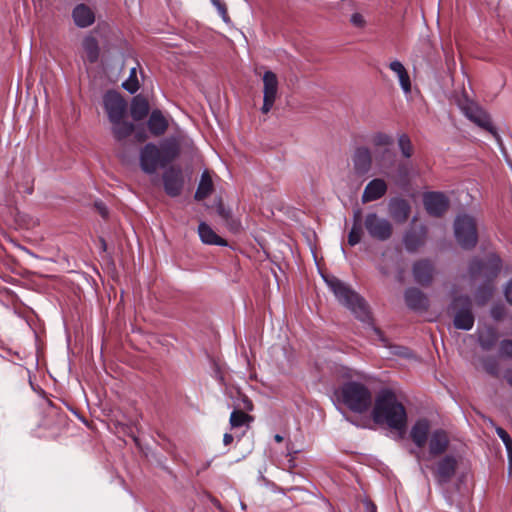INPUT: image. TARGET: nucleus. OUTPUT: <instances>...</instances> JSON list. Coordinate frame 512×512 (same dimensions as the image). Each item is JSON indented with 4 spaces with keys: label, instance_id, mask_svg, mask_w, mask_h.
I'll return each instance as SVG.
<instances>
[{
    "label": "nucleus",
    "instance_id": "nucleus-1",
    "mask_svg": "<svg viewBox=\"0 0 512 512\" xmlns=\"http://www.w3.org/2000/svg\"><path fill=\"white\" fill-rule=\"evenodd\" d=\"M364 230L370 238L385 242L393 235L392 223L378 215L376 212H368L363 218L361 210H355L353 213L352 227L348 234V244L355 246L361 242Z\"/></svg>",
    "mask_w": 512,
    "mask_h": 512
},
{
    "label": "nucleus",
    "instance_id": "nucleus-2",
    "mask_svg": "<svg viewBox=\"0 0 512 512\" xmlns=\"http://www.w3.org/2000/svg\"><path fill=\"white\" fill-rule=\"evenodd\" d=\"M376 423L386 424L391 429L403 431L407 423L405 407L389 389L380 391L372 411Z\"/></svg>",
    "mask_w": 512,
    "mask_h": 512
},
{
    "label": "nucleus",
    "instance_id": "nucleus-3",
    "mask_svg": "<svg viewBox=\"0 0 512 512\" xmlns=\"http://www.w3.org/2000/svg\"><path fill=\"white\" fill-rule=\"evenodd\" d=\"M502 268L500 257L494 253L488 254L485 259H473L469 265V275L473 280L483 279L485 284L476 292L479 305H484L492 296L491 282L498 276Z\"/></svg>",
    "mask_w": 512,
    "mask_h": 512
},
{
    "label": "nucleus",
    "instance_id": "nucleus-4",
    "mask_svg": "<svg viewBox=\"0 0 512 512\" xmlns=\"http://www.w3.org/2000/svg\"><path fill=\"white\" fill-rule=\"evenodd\" d=\"M324 280L339 303L350 310L356 318L361 321L369 319V310L365 300L348 284L335 276H325Z\"/></svg>",
    "mask_w": 512,
    "mask_h": 512
},
{
    "label": "nucleus",
    "instance_id": "nucleus-5",
    "mask_svg": "<svg viewBox=\"0 0 512 512\" xmlns=\"http://www.w3.org/2000/svg\"><path fill=\"white\" fill-rule=\"evenodd\" d=\"M337 400L354 413H364L372 405L370 389L361 382L347 381L335 392Z\"/></svg>",
    "mask_w": 512,
    "mask_h": 512
},
{
    "label": "nucleus",
    "instance_id": "nucleus-6",
    "mask_svg": "<svg viewBox=\"0 0 512 512\" xmlns=\"http://www.w3.org/2000/svg\"><path fill=\"white\" fill-rule=\"evenodd\" d=\"M454 235L462 248L475 247L478 241V232L474 217L466 213L457 215L454 221Z\"/></svg>",
    "mask_w": 512,
    "mask_h": 512
},
{
    "label": "nucleus",
    "instance_id": "nucleus-7",
    "mask_svg": "<svg viewBox=\"0 0 512 512\" xmlns=\"http://www.w3.org/2000/svg\"><path fill=\"white\" fill-rule=\"evenodd\" d=\"M472 303L468 296L455 297L449 306V312L454 315V326L457 329L470 330L474 325Z\"/></svg>",
    "mask_w": 512,
    "mask_h": 512
},
{
    "label": "nucleus",
    "instance_id": "nucleus-8",
    "mask_svg": "<svg viewBox=\"0 0 512 512\" xmlns=\"http://www.w3.org/2000/svg\"><path fill=\"white\" fill-rule=\"evenodd\" d=\"M103 105L110 122L126 117L127 102L119 93L108 91L103 97Z\"/></svg>",
    "mask_w": 512,
    "mask_h": 512
},
{
    "label": "nucleus",
    "instance_id": "nucleus-9",
    "mask_svg": "<svg viewBox=\"0 0 512 512\" xmlns=\"http://www.w3.org/2000/svg\"><path fill=\"white\" fill-rule=\"evenodd\" d=\"M139 160L141 169L147 174H153L159 166H165L160 149L153 143H148L141 149Z\"/></svg>",
    "mask_w": 512,
    "mask_h": 512
},
{
    "label": "nucleus",
    "instance_id": "nucleus-10",
    "mask_svg": "<svg viewBox=\"0 0 512 512\" xmlns=\"http://www.w3.org/2000/svg\"><path fill=\"white\" fill-rule=\"evenodd\" d=\"M263 80V105L262 112L267 114L273 107L277 95L279 82L277 75L272 71H266L262 77Z\"/></svg>",
    "mask_w": 512,
    "mask_h": 512
},
{
    "label": "nucleus",
    "instance_id": "nucleus-11",
    "mask_svg": "<svg viewBox=\"0 0 512 512\" xmlns=\"http://www.w3.org/2000/svg\"><path fill=\"white\" fill-rule=\"evenodd\" d=\"M458 461L453 455H445L438 460L433 468V474L439 484H446L454 477Z\"/></svg>",
    "mask_w": 512,
    "mask_h": 512
},
{
    "label": "nucleus",
    "instance_id": "nucleus-12",
    "mask_svg": "<svg viewBox=\"0 0 512 512\" xmlns=\"http://www.w3.org/2000/svg\"><path fill=\"white\" fill-rule=\"evenodd\" d=\"M164 190L170 197H177L181 194L184 185V178L180 168L171 166L162 175Z\"/></svg>",
    "mask_w": 512,
    "mask_h": 512
},
{
    "label": "nucleus",
    "instance_id": "nucleus-13",
    "mask_svg": "<svg viewBox=\"0 0 512 512\" xmlns=\"http://www.w3.org/2000/svg\"><path fill=\"white\" fill-rule=\"evenodd\" d=\"M423 203L426 211L435 217L442 216L449 207V200L441 192H429L423 197Z\"/></svg>",
    "mask_w": 512,
    "mask_h": 512
},
{
    "label": "nucleus",
    "instance_id": "nucleus-14",
    "mask_svg": "<svg viewBox=\"0 0 512 512\" xmlns=\"http://www.w3.org/2000/svg\"><path fill=\"white\" fill-rule=\"evenodd\" d=\"M353 169L359 176L366 175L372 167V155L367 147H358L353 156Z\"/></svg>",
    "mask_w": 512,
    "mask_h": 512
},
{
    "label": "nucleus",
    "instance_id": "nucleus-15",
    "mask_svg": "<svg viewBox=\"0 0 512 512\" xmlns=\"http://www.w3.org/2000/svg\"><path fill=\"white\" fill-rule=\"evenodd\" d=\"M388 211L391 218L396 223H405L411 212V206L407 200L402 198H392L388 203Z\"/></svg>",
    "mask_w": 512,
    "mask_h": 512
},
{
    "label": "nucleus",
    "instance_id": "nucleus-16",
    "mask_svg": "<svg viewBox=\"0 0 512 512\" xmlns=\"http://www.w3.org/2000/svg\"><path fill=\"white\" fill-rule=\"evenodd\" d=\"M388 186L381 178H375L368 182L361 196L362 203H369L382 198L387 192Z\"/></svg>",
    "mask_w": 512,
    "mask_h": 512
},
{
    "label": "nucleus",
    "instance_id": "nucleus-17",
    "mask_svg": "<svg viewBox=\"0 0 512 512\" xmlns=\"http://www.w3.org/2000/svg\"><path fill=\"white\" fill-rule=\"evenodd\" d=\"M449 443L450 440L446 431L443 429L434 430L429 439V454L433 457L443 454Z\"/></svg>",
    "mask_w": 512,
    "mask_h": 512
},
{
    "label": "nucleus",
    "instance_id": "nucleus-18",
    "mask_svg": "<svg viewBox=\"0 0 512 512\" xmlns=\"http://www.w3.org/2000/svg\"><path fill=\"white\" fill-rule=\"evenodd\" d=\"M434 274V267L428 260H420L413 266V276L415 281L422 285L427 286L431 283Z\"/></svg>",
    "mask_w": 512,
    "mask_h": 512
},
{
    "label": "nucleus",
    "instance_id": "nucleus-19",
    "mask_svg": "<svg viewBox=\"0 0 512 512\" xmlns=\"http://www.w3.org/2000/svg\"><path fill=\"white\" fill-rule=\"evenodd\" d=\"M430 422L427 419H419L412 426L410 437L418 448H423L428 440Z\"/></svg>",
    "mask_w": 512,
    "mask_h": 512
},
{
    "label": "nucleus",
    "instance_id": "nucleus-20",
    "mask_svg": "<svg viewBox=\"0 0 512 512\" xmlns=\"http://www.w3.org/2000/svg\"><path fill=\"white\" fill-rule=\"evenodd\" d=\"M466 116L479 127L489 131L494 136L497 135L490 116L483 109L478 107L468 108L466 110Z\"/></svg>",
    "mask_w": 512,
    "mask_h": 512
},
{
    "label": "nucleus",
    "instance_id": "nucleus-21",
    "mask_svg": "<svg viewBox=\"0 0 512 512\" xmlns=\"http://www.w3.org/2000/svg\"><path fill=\"white\" fill-rule=\"evenodd\" d=\"M72 17L77 27L86 28L95 21L93 10L86 4H78L72 11Z\"/></svg>",
    "mask_w": 512,
    "mask_h": 512
},
{
    "label": "nucleus",
    "instance_id": "nucleus-22",
    "mask_svg": "<svg viewBox=\"0 0 512 512\" xmlns=\"http://www.w3.org/2000/svg\"><path fill=\"white\" fill-rule=\"evenodd\" d=\"M147 125L150 133L155 137H159L167 131L169 123L159 109H154L149 116Z\"/></svg>",
    "mask_w": 512,
    "mask_h": 512
},
{
    "label": "nucleus",
    "instance_id": "nucleus-23",
    "mask_svg": "<svg viewBox=\"0 0 512 512\" xmlns=\"http://www.w3.org/2000/svg\"><path fill=\"white\" fill-rule=\"evenodd\" d=\"M426 236L425 226H420L418 230L408 231L403 238L406 250L409 252L417 251L424 244Z\"/></svg>",
    "mask_w": 512,
    "mask_h": 512
},
{
    "label": "nucleus",
    "instance_id": "nucleus-24",
    "mask_svg": "<svg viewBox=\"0 0 512 512\" xmlns=\"http://www.w3.org/2000/svg\"><path fill=\"white\" fill-rule=\"evenodd\" d=\"M405 302L412 310H426L429 305L426 295L417 288H408L405 291Z\"/></svg>",
    "mask_w": 512,
    "mask_h": 512
},
{
    "label": "nucleus",
    "instance_id": "nucleus-25",
    "mask_svg": "<svg viewBox=\"0 0 512 512\" xmlns=\"http://www.w3.org/2000/svg\"><path fill=\"white\" fill-rule=\"evenodd\" d=\"M159 149L165 165L173 161L180 153V145L176 138L163 140Z\"/></svg>",
    "mask_w": 512,
    "mask_h": 512
},
{
    "label": "nucleus",
    "instance_id": "nucleus-26",
    "mask_svg": "<svg viewBox=\"0 0 512 512\" xmlns=\"http://www.w3.org/2000/svg\"><path fill=\"white\" fill-rule=\"evenodd\" d=\"M198 234L201 241L208 245L227 246V241L218 236L215 231L205 222L198 226Z\"/></svg>",
    "mask_w": 512,
    "mask_h": 512
},
{
    "label": "nucleus",
    "instance_id": "nucleus-27",
    "mask_svg": "<svg viewBox=\"0 0 512 512\" xmlns=\"http://www.w3.org/2000/svg\"><path fill=\"white\" fill-rule=\"evenodd\" d=\"M110 123L112 124L113 136L118 141H122L129 137L135 129L134 124L129 122L126 117L119 118L116 121H112Z\"/></svg>",
    "mask_w": 512,
    "mask_h": 512
},
{
    "label": "nucleus",
    "instance_id": "nucleus-28",
    "mask_svg": "<svg viewBox=\"0 0 512 512\" xmlns=\"http://www.w3.org/2000/svg\"><path fill=\"white\" fill-rule=\"evenodd\" d=\"M389 68L393 71L399 80V84L404 93L408 94L411 92V80L410 76L404 67V65L399 60H394L390 62Z\"/></svg>",
    "mask_w": 512,
    "mask_h": 512
},
{
    "label": "nucleus",
    "instance_id": "nucleus-29",
    "mask_svg": "<svg viewBox=\"0 0 512 512\" xmlns=\"http://www.w3.org/2000/svg\"><path fill=\"white\" fill-rule=\"evenodd\" d=\"M82 49L84 52V57L87 61H89L90 63L97 62L100 55V48L98 41L95 37L90 35L86 36L82 40Z\"/></svg>",
    "mask_w": 512,
    "mask_h": 512
},
{
    "label": "nucleus",
    "instance_id": "nucleus-30",
    "mask_svg": "<svg viewBox=\"0 0 512 512\" xmlns=\"http://www.w3.org/2000/svg\"><path fill=\"white\" fill-rule=\"evenodd\" d=\"M213 191V182L211 176L207 171H204L201 175V179L197 190L195 192L196 200H203L207 198Z\"/></svg>",
    "mask_w": 512,
    "mask_h": 512
},
{
    "label": "nucleus",
    "instance_id": "nucleus-31",
    "mask_svg": "<svg viewBox=\"0 0 512 512\" xmlns=\"http://www.w3.org/2000/svg\"><path fill=\"white\" fill-rule=\"evenodd\" d=\"M149 113V103L146 99L135 97L131 104V116L134 120L144 119Z\"/></svg>",
    "mask_w": 512,
    "mask_h": 512
},
{
    "label": "nucleus",
    "instance_id": "nucleus-32",
    "mask_svg": "<svg viewBox=\"0 0 512 512\" xmlns=\"http://www.w3.org/2000/svg\"><path fill=\"white\" fill-rule=\"evenodd\" d=\"M253 421V417L246 412L235 409L232 411L229 419V423L232 429L245 426L249 428L250 423Z\"/></svg>",
    "mask_w": 512,
    "mask_h": 512
},
{
    "label": "nucleus",
    "instance_id": "nucleus-33",
    "mask_svg": "<svg viewBox=\"0 0 512 512\" xmlns=\"http://www.w3.org/2000/svg\"><path fill=\"white\" fill-rule=\"evenodd\" d=\"M497 340V335L494 329L489 328L479 334V344L484 350H490Z\"/></svg>",
    "mask_w": 512,
    "mask_h": 512
},
{
    "label": "nucleus",
    "instance_id": "nucleus-34",
    "mask_svg": "<svg viewBox=\"0 0 512 512\" xmlns=\"http://www.w3.org/2000/svg\"><path fill=\"white\" fill-rule=\"evenodd\" d=\"M398 147L403 157L410 158L413 155V145L407 134L399 135Z\"/></svg>",
    "mask_w": 512,
    "mask_h": 512
},
{
    "label": "nucleus",
    "instance_id": "nucleus-35",
    "mask_svg": "<svg viewBox=\"0 0 512 512\" xmlns=\"http://www.w3.org/2000/svg\"><path fill=\"white\" fill-rule=\"evenodd\" d=\"M371 142L376 147H388L393 144V138L387 133L377 132L372 135Z\"/></svg>",
    "mask_w": 512,
    "mask_h": 512
},
{
    "label": "nucleus",
    "instance_id": "nucleus-36",
    "mask_svg": "<svg viewBox=\"0 0 512 512\" xmlns=\"http://www.w3.org/2000/svg\"><path fill=\"white\" fill-rule=\"evenodd\" d=\"M496 433L500 437V439L503 441L507 454L509 459V466L510 470L512 469V439L510 435L501 427L496 428Z\"/></svg>",
    "mask_w": 512,
    "mask_h": 512
},
{
    "label": "nucleus",
    "instance_id": "nucleus-37",
    "mask_svg": "<svg viewBox=\"0 0 512 512\" xmlns=\"http://www.w3.org/2000/svg\"><path fill=\"white\" fill-rule=\"evenodd\" d=\"M123 88L131 94H134L139 89V83L136 76V68L130 70L129 78L123 82Z\"/></svg>",
    "mask_w": 512,
    "mask_h": 512
},
{
    "label": "nucleus",
    "instance_id": "nucleus-38",
    "mask_svg": "<svg viewBox=\"0 0 512 512\" xmlns=\"http://www.w3.org/2000/svg\"><path fill=\"white\" fill-rule=\"evenodd\" d=\"M213 6L217 9L219 15L221 16L222 20L225 23H230V17L228 15L227 7L225 3L221 2L220 0H210Z\"/></svg>",
    "mask_w": 512,
    "mask_h": 512
},
{
    "label": "nucleus",
    "instance_id": "nucleus-39",
    "mask_svg": "<svg viewBox=\"0 0 512 512\" xmlns=\"http://www.w3.org/2000/svg\"><path fill=\"white\" fill-rule=\"evenodd\" d=\"M499 356L503 358H512V340L501 341L499 346Z\"/></svg>",
    "mask_w": 512,
    "mask_h": 512
},
{
    "label": "nucleus",
    "instance_id": "nucleus-40",
    "mask_svg": "<svg viewBox=\"0 0 512 512\" xmlns=\"http://www.w3.org/2000/svg\"><path fill=\"white\" fill-rule=\"evenodd\" d=\"M350 23L352 26L359 29H363L367 24L365 17L359 12H354L351 14Z\"/></svg>",
    "mask_w": 512,
    "mask_h": 512
},
{
    "label": "nucleus",
    "instance_id": "nucleus-41",
    "mask_svg": "<svg viewBox=\"0 0 512 512\" xmlns=\"http://www.w3.org/2000/svg\"><path fill=\"white\" fill-rule=\"evenodd\" d=\"M504 296L506 301L512 305V279H510L504 288Z\"/></svg>",
    "mask_w": 512,
    "mask_h": 512
},
{
    "label": "nucleus",
    "instance_id": "nucleus-42",
    "mask_svg": "<svg viewBox=\"0 0 512 512\" xmlns=\"http://www.w3.org/2000/svg\"><path fill=\"white\" fill-rule=\"evenodd\" d=\"M504 309L503 307L497 306L493 307L491 310V315L495 320H500L503 317Z\"/></svg>",
    "mask_w": 512,
    "mask_h": 512
},
{
    "label": "nucleus",
    "instance_id": "nucleus-43",
    "mask_svg": "<svg viewBox=\"0 0 512 512\" xmlns=\"http://www.w3.org/2000/svg\"><path fill=\"white\" fill-rule=\"evenodd\" d=\"M95 206H96L97 210L99 211V213L101 214L102 217L105 218V217L108 216V209H107V207L102 202H96Z\"/></svg>",
    "mask_w": 512,
    "mask_h": 512
},
{
    "label": "nucleus",
    "instance_id": "nucleus-44",
    "mask_svg": "<svg viewBox=\"0 0 512 512\" xmlns=\"http://www.w3.org/2000/svg\"><path fill=\"white\" fill-rule=\"evenodd\" d=\"M233 435L232 434H229V433H225L224 436H223V443L225 446H228L230 445L232 442H233Z\"/></svg>",
    "mask_w": 512,
    "mask_h": 512
},
{
    "label": "nucleus",
    "instance_id": "nucleus-45",
    "mask_svg": "<svg viewBox=\"0 0 512 512\" xmlns=\"http://www.w3.org/2000/svg\"><path fill=\"white\" fill-rule=\"evenodd\" d=\"M230 229L233 230L234 232L239 231L240 223L233 220L232 223L230 224Z\"/></svg>",
    "mask_w": 512,
    "mask_h": 512
},
{
    "label": "nucleus",
    "instance_id": "nucleus-46",
    "mask_svg": "<svg viewBox=\"0 0 512 512\" xmlns=\"http://www.w3.org/2000/svg\"><path fill=\"white\" fill-rule=\"evenodd\" d=\"M486 370L490 373V374H496L497 373V367L496 365H488L486 364Z\"/></svg>",
    "mask_w": 512,
    "mask_h": 512
},
{
    "label": "nucleus",
    "instance_id": "nucleus-47",
    "mask_svg": "<svg viewBox=\"0 0 512 512\" xmlns=\"http://www.w3.org/2000/svg\"><path fill=\"white\" fill-rule=\"evenodd\" d=\"M366 508H367L368 512H377L376 506L372 502H367L366 503Z\"/></svg>",
    "mask_w": 512,
    "mask_h": 512
},
{
    "label": "nucleus",
    "instance_id": "nucleus-48",
    "mask_svg": "<svg viewBox=\"0 0 512 512\" xmlns=\"http://www.w3.org/2000/svg\"><path fill=\"white\" fill-rule=\"evenodd\" d=\"M136 138H137L138 141L142 142V141H144L146 139V135H145L144 132L143 133H137L136 134Z\"/></svg>",
    "mask_w": 512,
    "mask_h": 512
},
{
    "label": "nucleus",
    "instance_id": "nucleus-49",
    "mask_svg": "<svg viewBox=\"0 0 512 512\" xmlns=\"http://www.w3.org/2000/svg\"><path fill=\"white\" fill-rule=\"evenodd\" d=\"M396 353L399 355H402V356H406V357L409 356V353H408L407 349H405V348H402V351H398Z\"/></svg>",
    "mask_w": 512,
    "mask_h": 512
},
{
    "label": "nucleus",
    "instance_id": "nucleus-50",
    "mask_svg": "<svg viewBox=\"0 0 512 512\" xmlns=\"http://www.w3.org/2000/svg\"><path fill=\"white\" fill-rule=\"evenodd\" d=\"M244 402H245V407L251 410L252 409L251 401L248 399H245Z\"/></svg>",
    "mask_w": 512,
    "mask_h": 512
},
{
    "label": "nucleus",
    "instance_id": "nucleus-51",
    "mask_svg": "<svg viewBox=\"0 0 512 512\" xmlns=\"http://www.w3.org/2000/svg\"><path fill=\"white\" fill-rule=\"evenodd\" d=\"M274 440L278 443L282 442L283 441V437L280 435V434H276L274 436Z\"/></svg>",
    "mask_w": 512,
    "mask_h": 512
},
{
    "label": "nucleus",
    "instance_id": "nucleus-52",
    "mask_svg": "<svg viewBox=\"0 0 512 512\" xmlns=\"http://www.w3.org/2000/svg\"><path fill=\"white\" fill-rule=\"evenodd\" d=\"M219 213H220L222 216H226V214L224 213V211H223L222 209L219 211Z\"/></svg>",
    "mask_w": 512,
    "mask_h": 512
},
{
    "label": "nucleus",
    "instance_id": "nucleus-53",
    "mask_svg": "<svg viewBox=\"0 0 512 512\" xmlns=\"http://www.w3.org/2000/svg\"><path fill=\"white\" fill-rule=\"evenodd\" d=\"M385 154H390V151L389 150H385L384 152Z\"/></svg>",
    "mask_w": 512,
    "mask_h": 512
},
{
    "label": "nucleus",
    "instance_id": "nucleus-54",
    "mask_svg": "<svg viewBox=\"0 0 512 512\" xmlns=\"http://www.w3.org/2000/svg\"><path fill=\"white\" fill-rule=\"evenodd\" d=\"M509 383H510V384H511V386H512V379H510V380H509Z\"/></svg>",
    "mask_w": 512,
    "mask_h": 512
}]
</instances>
